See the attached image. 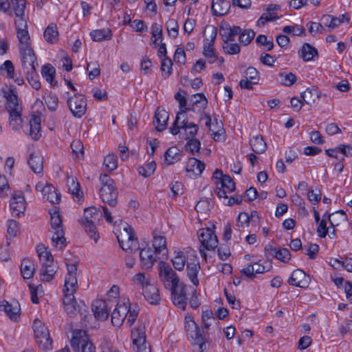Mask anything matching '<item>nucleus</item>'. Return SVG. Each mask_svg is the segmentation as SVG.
I'll return each instance as SVG.
<instances>
[{
  "instance_id": "1",
  "label": "nucleus",
  "mask_w": 352,
  "mask_h": 352,
  "mask_svg": "<svg viewBox=\"0 0 352 352\" xmlns=\"http://www.w3.org/2000/svg\"><path fill=\"white\" fill-rule=\"evenodd\" d=\"M159 276L165 288L171 292V299L173 304L185 309L188 287L179 283V278L171 267L164 261L159 264Z\"/></svg>"
},
{
  "instance_id": "2",
  "label": "nucleus",
  "mask_w": 352,
  "mask_h": 352,
  "mask_svg": "<svg viewBox=\"0 0 352 352\" xmlns=\"http://www.w3.org/2000/svg\"><path fill=\"white\" fill-rule=\"evenodd\" d=\"M182 112H178L173 126L170 128V132L173 135H177L181 129H183L185 133V139L188 140L185 145V150L190 152L192 155H195L198 153V140L196 138L198 131V127L196 124L191 122H188L185 118L182 117Z\"/></svg>"
},
{
  "instance_id": "3",
  "label": "nucleus",
  "mask_w": 352,
  "mask_h": 352,
  "mask_svg": "<svg viewBox=\"0 0 352 352\" xmlns=\"http://www.w3.org/2000/svg\"><path fill=\"white\" fill-rule=\"evenodd\" d=\"M12 9L18 18L15 21L16 36L19 41V50L31 47L30 37L27 30L28 25L24 19L25 0H11Z\"/></svg>"
},
{
  "instance_id": "4",
  "label": "nucleus",
  "mask_w": 352,
  "mask_h": 352,
  "mask_svg": "<svg viewBox=\"0 0 352 352\" xmlns=\"http://www.w3.org/2000/svg\"><path fill=\"white\" fill-rule=\"evenodd\" d=\"M101 188L100 196L102 201L107 203L110 206L115 207L117 204L118 192L113 180L107 174L100 176Z\"/></svg>"
},
{
  "instance_id": "5",
  "label": "nucleus",
  "mask_w": 352,
  "mask_h": 352,
  "mask_svg": "<svg viewBox=\"0 0 352 352\" xmlns=\"http://www.w3.org/2000/svg\"><path fill=\"white\" fill-rule=\"evenodd\" d=\"M71 346L74 352H96L95 346L83 330L74 331Z\"/></svg>"
},
{
  "instance_id": "6",
  "label": "nucleus",
  "mask_w": 352,
  "mask_h": 352,
  "mask_svg": "<svg viewBox=\"0 0 352 352\" xmlns=\"http://www.w3.org/2000/svg\"><path fill=\"white\" fill-rule=\"evenodd\" d=\"M200 121H204L205 126L211 132V136L215 141H220L224 138L223 125L221 120H218L217 116H210L209 113H204V116L199 118Z\"/></svg>"
},
{
  "instance_id": "7",
  "label": "nucleus",
  "mask_w": 352,
  "mask_h": 352,
  "mask_svg": "<svg viewBox=\"0 0 352 352\" xmlns=\"http://www.w3.org/2000/svg\"><path fill=\"white\" fill-rule=\"evenodd\" d=\"M214 224L209 221L205 228L199 229V230H201L199 234V242L206 250H214L217 247L218 240L214 232Z\"/></svg>"
},
{
  "instance_id": "8",
  "label": "nucleus",
  "mask_w": 352,
  "mask_h": 352,
  "mask_svg": "<svg viewBox=\"0 0 352 352\" xmlns=\"http://www.w3.org/2000/svg\"><path fill=\"white\" fill-rule=\"evenodd\" d=\"M216 319L213 316V312L211 310H206L202 312V322L204 327H202L201 333H199V352H204V349L206 348V343L208 346L211 344V340L209 338V327L211 325V321H215Z\"/></svg>"
},
{
  "instance_id": "9",
  "label": "nucleus",
  "mask_w": 352,
  "mask_h": 352,
  "mask_svg": "<svg viewBox=\"0 0 352 352\" xmlns=\"http://www.w3.org/2000/svg\"><path fill=\"white\" fill-rule=\"evenodd\" d=\"M27 207L24 194L21 190L15 191L11 196L10 200V210L14 217L24 216Z\"/></svg>"
},
{
  "instance_id": "10",
  "label": "nucleus",
  "mask_w": 352,
  "mask_h": 352,
  "mask_svg": "<svg viewBox=\"0 0 352 352\" xmlns=\"http://www.w3.org/2000/svg\"><path fill=\"white\" fill-rule=\"evenodd\" d=\"M186 274L190 280L195 285H198V261L197 254L195 250L190 248L186 249Z\"/></svg>"
},
{
  "instance_id": "11",
  "label": "nucleus",
  "mask_w": 352,
  "mask_h": 352,
  "mask_svg": "<svg viewBox=\"0 0 352 352\" xmlns=\"http://www.w3.org/2000/svg\"><path fill=\"white\" fill-rule=\"evenodd\" d=\"M67 104L76 118H81L87 111V100L85 97L80 94H75L67 99Z\"/></svg>"
},
{
  "instance_id": "12",
  "label": "nucleus",
  "mask_w": 352,
  "mask_h": 352,
  "mask_svg": "<svg viewBox=\"0 0 352 352\" xmlns=\"http://www.w3.org/2000/svg\"><path fill=\"white\" fill-rule=\"evenodd\" d=\"M140 260L142 268L148 270L153 267L158 260L163 259L153 250L149 243L140 249Z\"/></svg>"
},
{
  "instance_id": "13",
  "label": "nucleus",
  "mask_w": 352,
  "mask_h": 352,
  "mask_svg": "<svg viewBox=\"0 0 352 352\" xmlns=\"http://www.w3.org/2000/svg\"><path fill=\"white\" fill-rule=\"evenodd\" d=\"M19 52L23 67V72H33L34 70H36L38 66L36 61L37 58L32 47L21 49L19 50Z\"/></svg>"
},
{
  "instance_id": "14",
  "label": "nucleus",
  "mask_w": 352,
  "mask_h": 352,
  "mask_svg": "<svg viewBox=\"0 0 352 352\" xmlns=\"http://www.w3.org/2000/svg\"><path fill=\"white\" fill-rule=\"evenodd\" d=\"M131 339L138 352H151V349L146 341L145 328L139 326L131 331Z\"/></svg>"
},
{
  "instance_id": "15",
  "label": "nucleus",
  "mask_w": 352,
  "mask_h": 352,
  "mask_svg": "<svg viewBox=\"0 0 352 352\" xmlns=\"http://www.w3.org/2000/svg\"><path fill=\"white\" fill-rule=\"evenodd\" d=\"M111 300H96L92 304V311L95 318L101 321L106 320L111 308Z\"/></svg>"
},
{
  "instance_id": "16",
  "label": "nucleus",
  "mask_w": 352,
  "mask_h": 352,
  "mask_svg": "<svg viewBox=\"0 0 352 352\" xmlns=\"http://www.w3.org/2000/svg\"><path fill=\"white\" fill-rule=\"evenodd\" d=\"M151 247L163 259L167 258L168 251L166 245V239L164 235L160 234L155 230L153 232Z\"/></svg>"
},
{
  "instance_id": "17",
  "label": "nucleus",
  "mask_w": 352,
  "mask_h": 352,
  "mask_svg": "<svg viewBox=\"0 0 352 352\" xmlns=\"http://www.w3.org/2000/svg\"><path fill=\"white\" fill-rule=\"evenodd\" d=\"M0 311H4L12 321L18 322L20 320L21 308L17 301L11 303L5 300L1 301Z\"/></svg>"
},
{
  "instance_id": "18",
  "label": "nucleus",
  "mask_w": 352,
  "mask_h": 352,
  "mask_svg": "<svg viewBox=\"0 0 352 352\" xmlns=\"http://www.w3.org/2000/svg\"><path fill=\"white\" fill-rule=\"evenodd\" d=\"M184 328L188 339L192 344H198V325L191 315H186L184 319Z\"/></svg>"
},
{
  "instance_id": "19",
  "label": "nucleus",
  "mask_w": 352,
  "mask_h": 352,
  "mask_svg": "<svg viewBox=\"0 0 352 352\" xmlns=\"http://www.w3.org/2000/svg\"><path fill=\"white\" fill-rule=\"evenodd\" d=\"M129 312V305L123 302H118L116 308L111 314V323L115 327H120Z\"/></svg>"
},
{
  "instance_id": "20",
  "label": "nucleus",
  "mask_w": 352,
  "mask_h": 352,
  "mask_svg": "<svg viewBox=\"0 0 352 352\" xmlns=\"http://www.w3.org/2000/svg\"><path fill=\"white\" fill-rule=\"evenodd\" d=\"M288 283L292 286L306 289L309 287L310 283V278L304 271L297 269L292 272L291 276L288 279Z\"/></svg>"
},
{
  "instance_id": "21",
  "label": "nucleus",
  "mask_w": 352,
  "mask_h": 352,
  "mask_svg": "<svg viewBox=\"0 0 352 352\" xmlns=\"http://www.w3.org/2000/svg\"><path fill=\"white\" fill-rule=\"evenodd\" d=\"M67 274L65 280V289L63 290L67 292H75L77 289V266L75 264L71 263L67 265Z\"/></svg>"
},
{
  "instance_id": "22",
  "label": "nucleus",
  "mask_w": 352,
  "mask_h": 352,
  "mask_svg": "<svg viewBox=\"0 0 352 352\" xmlns=\"http://www.w3.org/2000/svg\"><path fill=\"white\" fill-rule=\"evenodd\" d=\"M241 31L239 26H231L228 23H222L219 29L223 41H234L236 36L239 35Z\"/></svg>"
},
{
  "instance_id": "23",
  "label": "nucleus",
  "mask_w": 352,
  "mask_h": 352,
  "mask_svg": "<svg viewBox=\"0 0 352 352\" xmlns=\"http://www.w3.org/2000/svg\"><path fill=\"white\" fill-rule=\"evenodd\" d=\"M221 187L217 190V195L219 198L228 199V193L235 190V183L228 175H225L220 181Z\"/></svg>"
},
{
  "instance_id": "24",
  "label": "nucleus",
  "mask_w": 352,
  "mask_h": 352,
  "mask_svg": "<svg viewBox=\"0 0 352 352\" xmlns=\"http://www.w3.org/2000/svg\"><path fill=\"white\" fill-rule=\"evenodd\" d=\"M3 96L6 98L8 108L10 111H21V108L18 102V96L15 87L10 85L7 89L3 91Z\"/></svg>"
},
{
  "instance_id": "25",
  "label": "nucleus",
  "mask_w": 352,
  "mask_h": 352,
  "mask_svg": "<svg viewBox=\"0 0 352 352\" xmlns=\"http://www.w3.org/2000/svg\"><path fill=\"white\" fill-rule=\"evenodd\" d=\"M142 290L145 299L150 304L157 305L159 303L160 300L159 289L153 283L151 282L148 285H146Z\"/></svg>"
},
{
  "instance_id": "26",
  "label": "nucleus",
  "mask_w": 352,
  "mask_h": 352,
  "mask_svg": "<svg viewBox=\"0 0 352 352\" xmlns=\"http://www.w3.org/2000/svg\"><path fill=\"white\" fill-rule=\"evenodd\" d=\"M168 113L158 107L155 113L153 124L155 125V129L158 131H162L166 129L167 122L168 120Z\"/></svg>"
},
{
  "instance_id": "27",
  "label": "nucleus",
  "mask_w": 352,
  "mask_h": 352,
  "mask_svg": "<svg viewBox=\"0 0 352 352\" xmlns=\"http://www.w3.org/2000/svg\"><path fill=\"white\" fill-rule=\"evenodd\" d=\"M303 102L309 105H313L320 98V91L314 86L308 87L301 93Z\"/></svg>"
},
{
  "instance_id": "28",
  "label": "nucleus",
  "mask_w": 352,
  "mask_h": 352,
  "mask_svg": "<svg viewBox=\"0 0 352 352\" xmlns=\"http://www.w3.org/2000/svg\"><path fill=\"white\" fill-rule=\"evenodd\" d=\"M198 159L195 157H189L186 163V177L196 179L198 177Z\"/></svg>"
},
{
  "instance_id": "29",
  "label": "nucleus",
  "mask_w": 352,
  "mask_h": 352,
  "mask_svg": "<svg viewBox=\"0 0 352 352\" xmlns=\"http://www.w3.org/2000/svg\"><path fill=\"white\" fill-rule=\"evenodd\" d=\"M28 164L35 173H41L43 169V157L39 153H31L28 160Z\"/></svg>"
},
{
  "instance_id": "30",
  "label": "nucleus",
  "mask_w": 352,
  "mask_h": 352,
  "mask_svg": "<svg viewBox=\"0 0 352 352\" xmlns=\"http://www.w3.org/2000/svg\"><path fill=\"white\" fill-rule=\"evenodd\" d=\"M280 10V6L278 5H270L265 14H263L258 20V23L264 25L267 22L273 21L278 19L279 17L275 14V11Z\"/></svg>"
},
{
  "instance_id": "31",
  "label": "nucleus",
  "mask_w": 352,
  "mask_h": 352,
  "mask_svg": "<svg viewBox=\"0 0 352 352\" xmlns=\"http://www.w3.org/2000/svg\"><path fill=\"white\" fill-rule=\"evenodd\" d=\"M265 271V267L259 263L248 265L241 272L247 277L254 279L256 274H263Z\"/></svg>"
},
{
  "instance_id": "32",
  "label": "nucleus",
  "mask_w": 352,
  "mask_h": 352,
  "mask_svg": "<svg viewBox=\"0 0 352 352\" xmlns=\"http://www.w3.org/2000/svg\"><path fill=\"white\" fill-rule=\"evenodd\" d=\"M299 56L304 61H311L318 55V50L309 43H304L299 50Z\"/></svg>"
},
{
  "instance_id": "33",
  "label": "nucleus",
  "mask_w": 352,
  "mask_h": 352,
  "mask_svg": "<svg viewBox=\"0 0 352 352\" xmlns=\"http://www.w3.org/2000/svg\"><path fill=\"white\" fill-rule=\"evenodd\" d=\"M29 134L34 140H38L41 137V118L33 116L30 120Z\"/></svg>"
},
{
  "instance_id": "34",
  "label": "nucleus",
  "mask_w": 352,
  "mask_h": 352,
  "mask_svg": "<svg viewBox=\"0 0 352 352\" xmlns=\"http://www.w3.org/2000/svg\"><path fill=\"white\" fill-rule=\"evenodd\" d=\"M67 185L69 191L73 195L74 198H76L78 201L82 197V192L80 190L79 183L74 177L68 176L67 177Z\"/></svg>"
},
{
  "instance_id": "35",
  "label": "nucleus",
  "mask_w": 352,
  "mask_h": 352,
  "mask_svg": "<svg viewBox=\"0 0 352 352\" xmlns=\"http://www.w3.org/2000/svg\"><path fill=\"white\" fill-rule=\"evenodd\" d=\"M252 151L258 154L264 153L267 149V144L261 135L254 136L250 140Z\"/></svg>"
},
{
  "instance_id": "36",
  "label": "nucleus",
  "mask_w": 352,
  "mask_h": 352,
  "mask_svg": "<svg viewBox=\"0 0 352 352\" xmlns=\"http://www.w3.org/2000/svg\"><path fill=\"white\" fill-rule=\"evenodd\" d=\"M36 252L42 266L53 263L54 258L52 254L47 250V248L43 245H37Z\"/></svg>"
},
{
  "instance_id": "37",
  "label": "nucleus",
  "mask_w": 352,
  "mask_h": 352,
  "mask_svg": "<svg viewBox=\"0 0 352 352\" xmlns=\"http://www.w3.org/2000/svg\"><path fill=\"white\" fill-rule=\"evenodd\" d=\"M43 198L52 204H58L60 200V194L56 192L52 184H49L43 194Z\"/></svg>"
},
{
  "instance_id": "38",
  "label": "nucleus",
  "mask_w": 352,
  "mask_h": 352,
  "mask_svg": "<svg viewBox=\"0 0 352 352\" xmlns=\"http://www.w3.org/2000/svg\"><path fill=\"white\" fill-rule=\"evenodd\" d=\"M57 270V267L53 263L42 266L40 271L41 280L43 282H49L53 279Z\"/></svg>"
},
{
  "instance_id": "39",
  "label": "nucleus",
  "mask_w": 352,
  "mask_h": 352,
  "mask_svg": "<svg viewBox=\"0 0 352 352\" xmlns=\"http://www.w3.org/2000/svg\"><path fill=\"white\" fill-rule=\"evenodd\" d=\"M42 76L51 84L52 86H56V82H54V78L56 74L54 67L50 64H45L41 68Z\"/></svg>"
},
{
  "instance_id": "40",
  "label": "nucleus",
  "mask_w": 352,
  "mask_h": 352,
  "mask_svg": "<svg viewBox=\"0 0 352 352\" xmlns=\"http://www.w3.org/2000/svg\"><path fill=\"white\" fill-rule=\"evenodd\" d=\"M111 35V31L109 29L95 30L90 33L92 40L97 42L110 40Z\"/></svg>"
},
{
  "instance_id": "41",
  "label": "nucleus",
  "mask_w": 352,
  "mask_h": 352,
  "mask_svg": "<svg viewBox=\"0 0 352 352\" xmlns=\"http://www.w3.org/2000/svg\"><path fill=\"white\" fill-rule=\"evenodd\" d=\"M34 264L31 261L27 259L22 261L21 265V273L24 279L32 278L34 275Z\"/></svg>"
},
{
  "instance_id": "42",
  "label": "nucleus",
  "mask_w": 352,
  "mask_h": 352,
  "mask_svg": "<svg viewBox=\"0 0 352 352\" xmlns=\"http://www.w3.org/2000/svg\"><path fill=\"white\" fill-rule=\"evenodd\" d=\"M100 210L94 206L87 208L84 211V219L82 223L95 222L100 217Z\"/></svg>"
},
{
  "instance_id": "43",
  "label": "nucleus",
  "mask_w": 352,
  "mask_h": 352,
  "mask_svg": "<svg viewBox=\"0 0 352 352\" xmlns=\"http://www.w3.org/2000/svg\"><path fill=\"white\" fill-rule=\"evenodd\" d=\"M179 160V150L177 146L169 148L164 153V162L167 165H170Z\"/></svg>"
},
{
  "instance_id": "44",
  "label": "nucleus",
  "mask_w": 352,
  "mask_h": 352,
  "mask_svg": "<svg viewBox=\"0 0 352 352\" xmlns=\"http://www.w3.org/2000/svg\"><path fill=\"white\" fill-rule=\"evenodd\" d=\"M204 44H214L217 36V29L214 25H209L205 27L203 32Z\"/></svg>"
},
{
  "instance_id": "45",
  "label": "nucleus",
  "mask_w": 352,
  "mask_h": 352,
  "mask_svg": "<svg viewBox=\"0 0 352 352\" xmlns=\"http://www.w3.org/2000/svg\"><path fill=\"white\" fill-rule=\"evenodd\" d=\"M44 38L50 43H55L58 41V32L56 25L50 24L44 31Z\"/></svg>"
},
{
  "instance_id": "46",
  "label": "nucleus",
  "mask_w": 352,
  "mask_h": 352,
  "mask_svg": "<svg viewBox=\"0 0 352 352\" xmlns=\"http://www.w3.org/2000/svg\"><path fill=\"white\" fill-rule=\"evenodd\" d=\"M134 235L135 232L132 227L126 223L123 227L122 232H121L120 234L117 236V239L120 246H122V244H124L123 243H125L126 241L129 240Z\"/></svg>"
},
{
  "instance_id": "47",
  "label": "nucleus",
  "mask_w": 352,
  "mask_h": 352,
  "mask_svg": "<svg viewBox=\"0 0 352 352\" xmlns=\"http://www.w3.org/2000/svg\"><path fill=\"white\" fill-rule=\"evenodd\" d=\"M43 97L47 108L50 111H54L57 109L58 104V98L57 96L52 92L45 91H44Z\"/></svg>"
},
{
  "instance_id": "48",
  "label": "nucleus",
  "mask_w": 352,
  "mask_h": 352,
  "mask_svg": "<svg viewBox=\"0 0 352 352\" xmlns=\"http://www.w3.org/2000/svg\"><path fill=\"white\" fill-rule=\"evenodd\" d=\"M165 25L169 37L176 38L179 34V25L177 21L174 19L170 18L166 22Z\"/></svg>"
},
{
  "instance_id": "49",
  "label": "nucleus",
  "mask_w": 352,
  "mask_h": 352,
  "mask_svg": "<svg viewBox=\"0 0 352 352\" xmlns=\"http://www.w3.org/2000/svg\"><path fill=\"white\" fill-rule=\"evenodd\" d=\"M214 44H204L203 55L209 63H214L217 59V53L213 48Z\"/></svg>"
},
{
  "instance_id": "50",
  "label": "nucleus",
  "mask_w": 352,
  "mask_h": 352,
  "mask_svg": "<svg viewBox=\"0 0 352 352\" xmlns=\"http://www.w3.org/2000/svg\"><path fill=\"white\" fill-rule=\"evenodd\" d=\"M123 243L122 246H121L122 249L124 251L129 252L130 253H133L140 249L138 238L135 235Z\"/></svg>"
},
{
  "instance_id": "51",
  "label": "nucleus",
  "mask_w": 352,
  "mask_h": 352,
  "mask_svg": "<svg viewBox=\"0 0 352 352\" xmlns=\"http://www.w3.org/2000/svg\"><path fill=\"white\" fill-rule=\"evenodd\" d=\"M23 73L26 76L28 82L33 89L36 90L41 89V82L38 80V76L37 75L36 70H34L33 72L27 71Z\"/></svg>"
},
{
  "instance_id": "52",
  "label": "nucleus",
  "mask_w": 352,
  "mask_h": 352,
  "mask_svg": "<svg viewBox=\"0 0 352 352\" xmlns=\"http://www.w3.org/2000/svg\"><path fill=\"white\" fill-rule=\"evenodd\" d=\"M32 328L34 330L35 339H37L41 336H47V333H49L47 327L38 320H35L34 321Z\"/></svg>"
},
{
  "instance_id": "53",
  "label": "nucleus",
  "mask_w": 352,
  "mask_h": 352,
  "mask_svg": "<svg viewBox=\"0 0 352 352\" xmlns=\"http://www.w3.org/2000/svg\"><path fill=\"white\" fill-rule=\"evenodd\" d=\"M10 125L14 131L18 130L21 124V117L20 111H10Z\"/></svg>"
},
{
  "instance_id": "54",
  "label": "nucleus",
  "mask_w": 352,
  "mask_h": 352,
  "mask_svg": "<svg viewBox=\"0 0 352 352\" xmlns=\"http://www.w3.org/2000/svg\"><path fill=\"white\" fill-rule=\"evenodd\" d=\"M183 252H177L176 256L172 259L173 265L175 270L181 271L184 269L186 263V254Z\"/></svg>"
},
{
  "instance_id": "55",
  "label": "nucleus",
  "mask_w": 352,
  "mask_h": 352,
  "mask_svg": "<svg viewBox=\"0 0 352 352\" xmlns=\"http://www.w3.org/2000/svg\"><path fill=\"white\" fill-rule=\"evenodd\" d=\"M255 36V32H254L252 30L248 29L244 30L243 32L241 31V33L239 34V42L243 45H248L250 43V42L252 41V39Z\"/></svg>"
},
{
  "instance_id": "56",
  "label": "nucleus",
  "mask_w": 352,
  "mask_h": 352,
  "mask_svg": "<svg viewBox=\"0 0 352 352\" xmlns=\"http://www.w3.org/2000/svg\"><path fill=\"white\" fill-rule=\"evenodd\" d=\"M36 342L38 347L43 350H50L52 349V340L50 338V333L47 336H41L36 339Z\"/></svg>"
},
{
  "instance_id": "57",
  "label": "nucleus",
  "mask_w": 352,
  "mask_h": 352,
  "mask_svg": "<svg viewBox=\"0 0 352 352\" xmlns=\"http://www.w3.org/2000/svg\"><path fill=\"white\" fill-rule=\"evenodd\" d=\"M133 282L138 286H140L142 289L148 285L152 281L149 276H146L144 273L136 274L133 278Z\"/></svg>"
},
{
  "instance_id": "58",
  "label": "nucleus",
  "mask_w": 352,
  "mask_h": 352,
  "mask_svg": "<svg viewBox=\"0 0 352 352\" xmlns=\"http://www.w3.org/2000/svg\"><path fill=\"white\" fill-rule=\"evenodd\" d=\"M233 41H223L222 47L224 52L228 54H237L240 52V46Z\"/></svg>"
},
{
  "instance_id": "59",
  "label": "nucleus",
  "mask_w": 352,
  "mask_h": 352,
  "mask_svg": "<svg viewBox=\"0 0 352 352\" xmlns=\"http://www.w3.org/2000/svg\"><path fill=\"white\" fill-rule=\"evenodd\" d=\"M95 222L82 223L86 232L89 237L94 239L96 242L99 239V234L96 230V228L94 224Z\"/></svg>"
},
{
  "instance_id": "60",
  "label": "nucleus",
  "mask_w": 352,
  "mask_h": 352,
  "mask_svg": "<svg viewBox=\"0 0 352 352\" xmlns=\"http://www.w3.org/2000/svg\"><path fill=\"white\" fill-rule=\"evenodd\" d=\"M152 36L155 38L153 41L154 44H157L158 41L162 42L163 40V32L162 28L158 23H153L151 28Z\"/></svg>"
},
{
  "instance_id": "61",
  "label": "nucleus",
  "mask_w": 352,
  "mask_h": 352,
  "mask_svg": "<svg viewBox=\"0 0 352 352\" xmlns=\"http://www.w3.org/2000/svg\"><path fill=\"white\" fill-rule=\"evenodd\" d=\"M172 61L168 57L162 58L160 69L162 72L165 78H168L172 74Z\"/></svg>"
},
{
  "instance_id": "62",
  "label": "nucleus",
  "mask_w": 352,
  "mask_h": 352,
  "mask_svg": "<svg viewBox=\"0 0 352 352\" xmlns=\"http://www.w3.org/2000/svg\"><path fill=\"white\" fill-rule=\"evenodd\" d=\"M156 168V164L154 161L148 163L145 166H140L138 168L140 175L148 177L151 176Z\"/></svg>"
},
{
  "instance_id": "63",
  "label": "nucleus",
  "mask_w": 352,
  "mask_h": 352,
  "mask_svg": "<svg viewBox=\"0 0 352 352\" xmlns=\"http://www.w3.org/2000/svg\"><path fill=\"white\" fill-rule=\"evenodd\" d=\"M71 148L76 157L79 159H82L84 157V147L82 143L80 140H74L71 144Z\"/></svg>"
},
{
  "instance_id": "64",
  "label": "nucleus",
  "mask_w": 352,
  "mask_h": 352,
  "mask_svg": "<svg viewBox=\"0 0 352 352\" xmlns=\"http://www.w3.org/2000/svg\"><path fill=\"white\" fill-rule=\"evenodd\" d=\"M280 83L285 86H292L296 81V76L293 73L279 74Z\"/></svg>"
}]
</instances>
